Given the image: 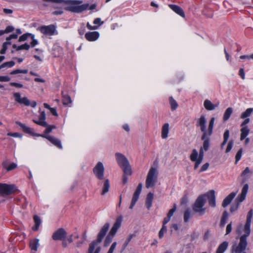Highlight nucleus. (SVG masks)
<instances>
[{
  "mask_svg": "<svg viewBox=\"0 0 253 253\" xmlns=\"http://www.w3.org/2000/svg\"><path fill=\"white\" fill-rule=\"evenodd\" d=\"M109 227L110 224L108 223H106L103 225L97 235V239L89 244L88 253H99L101 248L98 245L102 241Z\"/></svg>",
  "mask_w": 253,
  "mask_h": 253,
  "instance_id": "1",
  "label": "nucleus"
},
{
  "mask_svg": "<svg viewBox=\"0 0 253 253\" xmlns=\"http://www.w3.org/2000/svg\"><path fill=\"white\" fill-rule=\"evenodd\" d=\"M214 121V118L212 117L211 118L209 122L208 130H206V120L205 117L204 115H202L198 120L196 124V126L197 127H200L201 131L203 132V134H205H205H209V136H211L212 133V129L213 128Z\"/></svg>",
  "mask_w": 253,
  "mask_h": 253,
  "instance_id": "2",
  "label": "nucleus"
},
{
  "mask_svg": "<svg viewBox=\"0 0 253 253\" xmlns=\"http://www.w3.org/2000/svg\"><path fill=\"white\" fill-rule=\"evenodd\" d=\"M115 157L118 165L123 169L125 174L131 175V169L127 158L120 153H116Z\"/></svg>",
  "mask_w": 253,
  "mask_h": 253,
  "instance_id": "3",
  "label": "nucleus"
},
{
  "mask_svg": "<svg viewBox=\"0 0 253 253\" xmlns=\"http://www.w3.org/2000/svg\"><path fill=\"white\" fill-rule=\"evenodd\" d=\"M158 171L156 167H151L147 175L146 187L149 188L154 187L157 181Z\"/></svg>",
  "mask_w": 253,
  "mask_h": 253,
  "instance_id": "4",
  "label": "nucleus"
},
{
  "mask_svg": "<svg viewBox=\"0 0 253 253\" xmlns=\"http://www.w3.org/2000/svg\"><path fill=\"white\" fill-rule=\"evenodd\" d=\"M247 246V239L243 237H240L238 244L232 246L231 253H246L245 250Z\"/></svg>",
  "mask_w": 253,
  "mask_h": 253,
  "instance_id": "5",
  "label": "nucleus"
},
{
  "mask_svg": "<svg viewBox=\"0 0 253 253\" xmlns=\"http://www.w3.org/2000/svg\"><path fill=\"white\" fill-rule=\"evenodd\" d=\"M13 96L15 101L20 104L26 106H31L33 108H35L37 106V102L36 101H33L31 102L27 97H22L19 92L14 93Z\"/></svg>",
  "mask_w": 253,
  "mask_h": 253,
  "instance_id": "6",
  "label": "nucleus"
},
{
  "mask_svg": "<svg viewBox=\"0 0 253 253\" xmlns=\"http://www.w3.org/2000/svg\"><path fill=\"white\" fill-rule=\"evenodd\" d=\"M13 96L15 101L20 104L26 106H31L33 108H35L37 106V102L36 101H33L31 102L27 97H22L19 92L14 93Z\"/></svg>",
  "mask_w": 253,
  "mask_h": 253,
  "instance_id": "7",
  "label": "nucleus"
},
{
  "mask_svg": "<svg viewBox=\"0 0 253 253\" xmlns=\"http://www.w3.org/2000/svg\"><path fill=\"white\" fill-rule=\"evenodd\" d=\"M206 203V199L205 196H200L196 200L194 207L193 210L197 212L200 213L201 214L205 212V209L203 208Z\"/></svg>",
  "mask_w": 253,
  "mask_h": 253,
  "instance_id": "8",
  "label": "nucleus"
},
{
  "mask_svg": "<svg viewBox=\"0 0 253 253\" xmlns=\"http://www.w3.org/2000/svg\"><path fill=\"white\" fill-rule=\"evenodd\" d=\"M253 210H251L248 213L247 216V220L245 225L244 228V234L241 235L240 237H244L245 238H248V237L250 235L251 233V220L253 216Z\"/></svg>",
  "mask_w": 253,
  "mask_h": 253,
  "instance_id": "9",
  "label": "nucleus"
},
{
  "mask_svg": "<svg viewBox=\"0 0 253 253\" xmlns=\"http://www.w3.org/2000/svg\"><path fill=\"white\" fill-rule=\"evenodd\" d=\"M88 6L89 4L88 3L84 4L81 5H78V4L70 5L69 6L65 7V9L72 12L81 13L88 9Z\"/></svg>",
  "mask_w": 253,
  "mask_h": 253,
  "instance_id": "10",
  "label": "nucleus"
},
{
  "mask_svg": "<svg viewBox=\"0 0 253 253\" xmlns=\"http://www.w3.org/2000/svg\"><path fill=\"white\" fill-rule=\"evenodd\" d=\"M95 176L99 180L104 179V167L102 162H99L93 169Z\"/></svg>",
  "mask_w": 253,
  "mask_h": 253,
  "instance_id": "11",
  "label": "nucleus"
},
{
  "mask_svg": "<svg viewBox=\"0 0 253 253\" xmlns=\"http://www.w3.org/2000/svg\"><path fill=\"white\" fill-rule=\"evenodd\" d=\"M16 188L14 185L0 183V194L9 195L13 193Z\"/></svg>",
  "mask_w": 253,
  "mask_h": 253,
  "instance_id": "12",
  "label": "nucleus"
},
{
  "mask_svg": "<svg viewBox=\"0 0 253 253\" xmlns=\"http://www.w3.org/2000/svg\"><path fill=\"white\" fill-rule=\"evenodd\" d=\"M67 232L62 228H59L53 233L52 238L54 240H63L66 238Z\"/></svg>",
  "mask_w": 253,
  "mask_h": 253,
  "instance_id": "13",
  "label": "nucleus"
},
{
  "mask_svg": "<svg viewBox=\"0 0 253 253\" xmlns=\"http://www.w3.org/2000/svg\"><path fill=\"white\" fill-rule=\"evenodd\" d=\"M40 32L44 35L47 36H52L54 35L56 27L53 25H49L48 26H42L39 28Z\"/></svg>",
  "mask_w": 253,
  "mask_h": 253,
  "instance_id": "14",
  "label": "nucleus"
},
{
  "mask_svg": "<svg viewBox=\"0 0 253 253\" xmlns=\"http://www.w3.org/2000/svg\"><path fill=\"white\" fill-rule=\"evenodd\" d=\"M142 187V184L140 183L138 184V186L136 188V189L135 190V191L133 194V197L132 198L131 203L129 206L130 209H133L135 203H136L137 201L138 200V199L139 198V195L141 192Z\"/></svg>",
  "mask_w": 253,
  "mask_h": 253,
  "instance_id": "15",
  "label": "nucleus"
},
{
  "mask_svg": "<svg viewBox=\"0 0 253 253\" xmlns=\"http://www.w3.org/2000/svg\"><path fill=\"white\" fill-rule=\"evenodd\" d=\"M203 196H205V198L207 197L209 204L210 206L212 207H214L215 206V196L214 190H210L206 195Z\"/></svg>",
  "mask_w": 253,
  "mask_h": 253,
  "instance_id": "16",
  "label": "nucleus"
},
{
  "mask_svg": "<svg viewBox=\"0 0 253 253\" xmlns=\"http://www.w3.org/2000/svg\"><path fill=\"white\" fill-rule=\"evenodd\" d=\"M41 136L48 139L50 142H51V143H52L54 145H55L59 149H62L63 147L61 142L59 139L50 135H42Z\"/></svg>",
  "mask_w": 253,
  "mask_h": 253,
  "instance_id": "17",
  "label": "nucleus"
},
{
  "mask_svg": "<svg viewBox=\"0 0 253 253\" xmlns=\"http://www.w3.org/2000/svg\"><path fill=\"white\" fill-rule=\"evenodd\" d=\"M45 1L52 2L54 3H60L64 2L69 5L80 4L82 3V1L76 0H42Z\"/></svg>",
  "mask_w": 253,
  "mask_h": 253,
  "instance_id": "18",
  "label": "nucleus"
},
{
  "mask_svg": "<svg viewBox=\"0 0 253 253\" xmlns=\"http://www.w3.org/2000/svg\"><path fill=\"white\" fill-rule=\"evenodd\" d=\"M16 124L22 128L23 130L25 132L29 133L32 136H41L42 135L41 134L35 133L32 128L28 127L20 122H17Z\"/></svg>",
  "mask_w": 253,
  "mask_h": 253,
  "instance_id": "19",
  "label": "nucleus"
},
{
  "mask_svg": "<svg viewBox=\"0 0 253 253\" xmlns=\"http://www.w3.org/2000/svg\"><path fill=\"white\" fill-rule=\"evenodd\" d=\"M122 221V217L121 216L118 217L115 223L114 224L113 227H112L111 230L110 231L109 234L115 236L116 232H117L118 230L119 229V228L121 227V223Z\"/></svg>",
  "mask_w": 253,
  "mask_h": 253,
  "instance_id": "20",
  "label": "nucleus"
},
{
  "mask_svg": "<svg viewBox=\"0 0 253 253\" xmlns=\"http://www.w3.org/2000/svg\"><path fill=\"white\" fill-rule=\"evenodd\" d=\"M248 188L249 186L247 184H246L244 185L242 189L241 193L238 196L236 200L238 203H241L245 199L247 193L248 192Z\"/></svg>",
  "mask_w": 253,
  "mask_h": 253,
  "instance_id": "21",
  "label": "nucleus"
},
{
  "mask_svg": "<svg viewBox=\"0 0 253 253\" xmlns=\"http://www.w3.org/2000/svg\"><path fill=\"white\" fill-rule=\"evenodd\" d=\"M46 116L45 113L44 111H42L40 114L39 117V120H34L33 122L41 126H47V124L45 122Z\"/></svg>",
  "mask_w": 253,
  "mask_h": 253,
  "instance_id": "22",
  "label": "nucleus"
},
{
  "mask_svg": "<svg viewBox=\"0 0 253 253\" xmlns=\"http://www.w3.org/2000/svg\"><path fill=\"white\" fill-rule=\"evenodd\" d=\"M99 34L98 32H89L85 35L86 39L90 42L95 41L99 38Z\"/></svg>",
  "mask_w": 253,
  "mask_h": 253,
  "instance_id": "23",
  "label": "nucleus"
},
{
  "mask_svg": "<svg viewBox=\"0 0 253 253\" xmlns=\"http://www.w3.org/2000/svg\"><path fill=\"white\" fill-rule=\"evenodd\" d=\"M209 134H203L201 137L202 140L204 141L203 147L201 148H203L205 151H207L210 146V138Z\"/></svg>",
  "mask_w": 253,
  "mask_h": 253,
  "instance_id": "24",
  "label": "nucleus"
},
{
  "mask_svg": "<svg viewBox=\"0 0 253 253\" xmlns=\"http://www.w3.org/2000/svg\"><path fill=\"white\" fill-rule=\"evenodd\" d=\"M237 194V192H232L229 195H228L223 200L222 206L225 208L227 207L232 201L233 198L235 197Z\"/></svg>",
  "mask_w": 253,
  "mask_h": 253,
  "instance_id": "25",
  "label": "nucleus"
},
{
  "mask_svg": "<svg viewBox=\"0 0 253 253\" xmlns=\"http://www.w3.org/2000/svg\"><path fill=\"white\" fill-rule=\"evenodd\" d=\"M169 6L178 15L183 17L185 16L184 12L180 6L174 4H169Z\"/></svg>",
  "mask_w": 253,
  "mask_h": 253,
  "instance_id": "26",
  "label": "nucleus"
},
{
  "mask_svg": "<svg viewBox=\"0 0 253 253\" xmlns=\"http://www.w3.org/2000/svg\"><path fill=\"white\" fill-rule=\"evenodd\" d=\"M153 198L154 194L150 192L147 194L145 202V205L148 210H150L152 206Z\"/></svg>",
  "mask_w": 253,
  "mask_h": 253,
  "instance_id": "27",
  "label": "nucleus"
},
{
  "mask_svg": "<svg viewBox=\"0 0 253 253\" xmlns=\"http://www.w3.org/2000/svg\"><path fill=\"white\" fill-rule=\"evenodd\" d=\"M204 106L207 110L211 111L217 107L218 104L214 105L210 100L206 99L204 102Z\"/></svg>",
  "mask_w": 253,
  "mask_h": 253,
  "instance_id": "28",
  "label": "nucleus"
},
{
  "mask_svg": "<svg viewBox=\"0 0 253 253\" xmlns=\"http://www.w3.org/2000/svg\"><path fill=\"white\" fill-rule=\"evenodd\" d=\"M228 246V243L227 241H224L219 245L216 253H223L227 249Z\"/></svg>",
  "mask_w": 253,
  "mask_h": 253,
  "instance_id": "29",
  "label": "nucleus"
},
{
  "mask_svg": "<svg viewBox=\"0 0 253 253\" xmlns=\"http://www.w3.org/2000/svg\"><path fill=\"white\" fill-rule=\"evenodd\" d=\"M169 132V124L168 123L165 124L162 129V137L163 139H166L168 136Z\"/></svg>",
  "mask_w": 253,
  "mask_h": 253,
  "instance_id": "30",
  "label": "nucleus"
},
{
  "mask_svg": "<svg viewBox=\"0 0 253 253\" xmlns=\"http://www.w3.org/2000/svg\"><path fill=\"white\" fill-rule=\"evenodd\" d=\"M39 245V240L38 239L30 241V246L32 251L36 252Z\"/></svg>",
  "mask_w": 253,
  "mask_h": 253,
  "instance_id": "31",
  "label": "nucleus"
},
{
  "mask_svg": "<svg viewBox=\"0 0 253 253\" xmlns=\"http://www.w3.org/2000/svg\"><path fill=\"white\" fill-rule=\"evenodd\" d=\"M241 132L240 140H243L249 133L250 129L247 126H244L241 129Z\"/></svg>",
  "mask_w": 253,
  "mask_h": 253,
  "instance_id": "32",
  "label": "nucleus"
},
{
  "mask_svg": "<svg viewBox=\"0 0 253 253\" xmlns=\"http://www.w3.org/2000/svg\"><path fill=\"white\" fill-rule=\"evenodd\" d=\"M34 220L35 225L33 227V230L34 231H37L38 230L39 227L41 223V219L39 216L35 215L34 216Z\"/></svg>",
  "mask_w": 253,
  "mask_h": 253,
  "instance_id": "33",
  "label": "nucleus"
},
{
  "mask_svg": "<svg viewBox=\"0 0 253 253\" xmlns=\"http://www.w3.org/2000/svg\"><path fill=\"white\" fill-rule=\"evenodd\" d=\"M233 113V109L231 107H228L225 111L223 117V120L224 121H227L232 113Z\"/></svg>",
  "mask_w": 253,
  "mask_h": 253,
  "instance_id": "34",
  "label": "nucleus"
},
{
  "mask_svg": "<svg viewBox=\"0 0 253 253\" xmlns=\"http://www.w3.org/2000/svg\"><path fill=\"white\" fill-rule=\"evenodd\" d=\"M110 188V182L108 179L105 180L102 188V195H104L109 191Z\"/></svg>",
  "mask_w": 253,
  "mask_h": 253,
  "instance_id": "35",
  "label": "nucleus"
},
{
  "mask_svg": "<svg viewBox=\"0 0 253 253\" xmlns=\"http://www.w3.org/2000/svg\"><path fill=\"white\" fill-rule=\"evenodd\" d=\"M228 217V213L227 211H224L223 213L222 218L220 222V226L223 227L226 223V221Z\"/></svg>",
  "mask_w": 253,
  "mask_h": 253,
  "instance_id": "36",
  "label": "nucleus"
},
{
  "mask_svg": "<svg viewBox=\"0 0 253 253\" xmlns=\"http://www.w3.org/2000/svg\"><path fill=\"white\" fill-rule=\"evenodd\" d=\"M253 112V108H248L245 112H243L241 115V119H245L249 117Z\"/></svg>",
  "mask_w": 253,
  "mask_h": 253,
  "instance_id": "37",
  "label": "nucleus"
},
{
  "mask_svg": "<svg viewBox=\"0 0 253 253\" xmlns=\"http://www.w3.org/2000/svg\"><path fill=\"white\" fill-rule=\"evenodd\" d=\"M13 48H16L17 50H20L22 49H25V50H29L30 46L28 43H26L24 44L17 46L16 44H13L12 45Z\"/></svg>",
  "mask_w": 253,
  "mask_h": 253,
  "instance_id": "38",
  "label": "nucleus"
},
{
  "mask_svg": "<svg viewBox=\"0 0 253 253\" xmlns=\"http://www.w3.org/2000/svg\"><path fill=\"white\" fill-rule=\"evenodd\" d=\"M113 238H114V236H113L110 234H108V235L107 236V237L105 238V240L104 241V247L108 246L109 245L112 241Z\"/></svg>",
  "mask_w": 253,
  "mask_h": 253,
  "instance_id": "39",
  "label": "nucleus"
},
{
  "mask_svg": "<svg viewBox=\"0 0 253 253\" xmlns=\"http://www.w3.org/2000/svg\"><path fill=\"white\" fill-rule=\"evenodd\" d=\"M198 156V153L196 149H193L191 154L190 155V158L192 161L194 162L197 161Z\"/></svg>",
  "mask_w": 253,
  "mask_h": 253,
  "instance_id": "40",
  "label": "nucleus"
},
{
  "mask_svg": "<svg viewBox=\"0 0 253 253\" xmlns=\"http://www.w3.org/2000/svg\"><path fill=\"white\" fill-rule=\"evenodd\" d=\"M169 103L172 110H175L178 107V104L176 101L172 97H169Z\"/></svg>",
  "mask_w": 253,
  "mask_h": 253,
  "instance_id": "41",
  "label": "nucleus"
},
{
  "mask_svg": "<svg viewBox=\"0 0 253 253\" xmlns=\"http://www.w3.org/2000/svg\"><path fill=\"white\" fill-rule=\"evenodd\" d=\"M71 102V98L68 95L63 94V103L64 105H68Z\"/></svg>",
  "mask_w": 253,
  "mask_h": 253,
  "instance_id": "42",
  "label": "nucleus"
},
{
  "mask_svg": "<svg viewBox=\"0 0 253 253\" xmlns=\"http://www.w3.org/2000/svg\"><path fill=\"white\" fill-rule=\"evenodd\" d=\"M3 166L4 168H5L7 171L11 170L14 169H15L17 167V165L15 163H11L8 167H6V163H3Z\"/></svg>",
  "mask_w": 253,
  "mask_h": 253,
  "instance_id": "43",
  "label": "nucleus"
},
{
  "mask_svg": "<svg viewBox=\"0 0 253 253\" xmlns=\"http://www.w3.org/2000/svg\"><path fill=\"white\" fill-rule=\"evenodd\" d=\"M191 217V213L189 210H187L185 211L184 213V221L185 222L189 221V219Z\"/></svg>",
  "mask_w": 253,
  "mask_h": 253,
  "instance_id": "44",
  "label": "nucleus"
},
{
  "mask_svg": "<svg viewBox=\"0 0 253 253\" xmlns=\"http://www.w3.org/2000/svg\"><path fill=\"white\" fill-rule=\"evenodd\" d=\"M28 72V70L27 69L25 70H20V69H16L15 70H13V71L10 72L11 75H15L19 73H22V74H27Z\"/></svg>",
  "mask_w": 253,
  "mask_h": 253,
  "instance_id": "45",
  "label": "nucleus"
},
{
  "mask_svg": "<svg viewBox=\"0 0 253 253\" xmlns=\"http://www.w3.org/2000/svg\"><path fill=\"white\" fill-rule=\"evenodd\" d=\"M243 152L242 148H240L237 152L235 156V164H237L238 162L241 159Z\"/></svg>",
  "mask_w": 253,
  "mask_h": 253,
  "instance_id": "46",
  "label": "nucleus"
},
{
  "mask_svg": "<svg viewBox=\"0 0 253 253\" xmlns=\"http://www.w3.org/2000/svg\"><path fill=\"white\" fill-rule=\"evenodd\" d=\"M32 35V34H30V33L24 34L19 37L18 41L19 42L25 41L27 40V39L28 38V37L29 36L31 37Z\"/></svg>",
  "mask_w": 253,
  "mask_h": 253,
  "instance_id": "47",
  "label": "nucleus"
},
{
  "mask_svg": "<svg viewBox=\"0 0 253 253\" xmlns=\"http://www.w3.org/2000/svg\"><path fill=\"white\" fill-rule=\"evenodd\" d=\"M167 228L166 225H163L159 233V237L160 238H162L164 236V233L167 231Z\"/></svg>",
  "mask_w": 253,
  "mask_h": 253,
  "instance_id": "48",
  "label": "nucleus"
},
{
  "mask_svg": "<svg viewBox=\"0 0 253 253\" xmlns=\"http://www.w3.org/2000/svg\"><path fill=\"white\" fill-rule=\"evenodd\" d=\"M233 140H230L227 144V148H226V151H225L226 153H228L231 151V150L232 149V148L233 147Z\"/></svg>",
  "mask_w": 253,
  "mask_h": 253,
  "instance_id": "49",
  "label": "nucleus"
},
{
  "mask_svg": "<svg viewBox=\"0 0 253 253\" xmlns=\"http://www.w3.org/2000/svg\"><path fill=\"white\" fill-rule=\"evenodd\" d=\"M133 237V234H130L127 237L125 243H124V244L123 245L124 248H126L127 247L129 242L131 241V240L132 239Z\"/></svg>",
  "mask_w": 253,
  "mask_h": 253,
  "instance_id": "50",
  "label": "nucleus"
},
{
  "mask_svg": "<svg viewBox=\"0 0 253 253\" xmlns=\"http://www.w3.org/2000/svg\"><path fill=\"white\" fill-rule=\"evenodd\" d=\"M31 37L32 40V41L31 42V45L32 47H33L38 44V41L37 40L35 39L34 35L32 34Z\"/></svg>",
  "mask_w": 253,
  "mask_h": 253,
  "instance_id": "51",
  "label": "nucleus"
},
{
  "mask_svg": "<svg viewBox=\"0 0 253 253\" xmlns=\"http://www.w3.org/2000/svg\"><path fill=\"white\" fill-rule=\"evenodd\" d=\"M176 209V205H174L173 207L169 211L167 215L168 216L171 217L173 215L174 212L175 211Z\"/></svg>",
  "mask_w": 253,
  "mask_h": 253,
  "instance_id": "52",
  "label": "nucleus"
},
{
  "mask_svg": "<svg viewBox=\"0 0 253 253\" xmlns=\"http://www.w3.org/2000/svg\"><path fill=\"white\" fill-rule=\"evenodd\" d=\"M14 29V28L12 26H7L4 30H3L4 34L12 32Z\"/></svg>",
  "mask_w": 253,
  "mask_h": 253,
  "instance_id": "53",
  "label": "nucleus"
},
{
  "mask_svg": "<svg viewBox=\"0 0 253 253\" xmlns=\"http://www.w3.org/2000/svg\"><path fill=\"white\" fill-rule=\"evenodd\" d=\"M204 150H203V148H200L198 160H201L202 161H203L204 155Z\"/></svg>",
  "mask_w": 253,
  "mask_h": 253,
  "instance_id": "54",
  "label": "nucleus"
},
{
  "mask_svg": "<svg viewBox=\"0 0 253 253\" xmlns=\"http://www.w3.org/2000/svg\"><path fill=\"white\" fill-rule=\"evenodd\" d=\"M46 128L44 130V133H48L50 132L53 128H55V126H48L47 125V126H46Z\"/></svg>",
  "mask_w": 253,
  "mask_h": 253,
  "instance_id": "55",
  "label": "nucleus"
},
{
  "mask_svg": "<svg viewBox=\"0 0 253 253\" xmlns=\"http://www.w3.org/2000/svg\"><path fill=\"white\" fill-rule=\"evenodd\" d=\"M116 245H117V242H114L111 246L107 253H113V252L116 247Z\"/></svg>",
  "mask_w": 253,
  "mask_h": 253,
  "instance_id": "56",
  "label": "nucleus"
},
{
  "mask_svg": "<svg viewBox=\"0 0 253 253\" xmlns=\"http://www.w3.org/2000/svg\"><path fill=\"white\" fill-rule=\"evenodd\" d=\"M10 80V78L8 76H0V82H9Z\"/></svg>",
  "mask_w": 253,
  "mask_h": 253,
  "instance_id": "57",
  "label": "nucleus"
},
{
  "mask_svg": "<svg viewBox=\"0 0 253 253\" xmlns=\"http://www.w3.org/2000/svg\"><path fill=\"white\" fill-rule=\"evenodd\" d=\"M229 137V130H225L223 134V140L227 141Z\"/></svg>",
  "mask_w": 253,
  "mask_h": 253,
  "instance_id": "58",
  "label": "nucleus"
},
{
  "mask_svg": "<svg viewBox=\"0 0 253 253\" xmlns=\"http://www.w3.org/2000/svg\"><path fill=\"white\" fill-rule=\"evenodd\" d=\"M232 230V223L230 222L227 225L226 229V235L229 234Z\"/></svg>",
  "mask_w": 253,
  "mask_h": 253,
  "instance_id": "59",
  "label": "nucleus"
},
{
  "mask_svg": "<svg viewBox=\"0 0 253 253\" xmlns=\"http://www.w3.org/2000/svg\"><path fill=\"white\" fill-rule=\"evenodd\" d=\"M251 173V172L250 171L249 168V167H247L244 169V170L242 172L241 175L242 176H246L247 175V174H249V173Z\"/></svg>",
  "mask_w": 253,
  "mask_h": 253,
  "instance_id": "60",
  "label": "nucleus"
},
{
  "mask_svg": "<svg viewBox=\"0 0 253 253\" xmlns=\"http://www.w3.org/2000/svg\"><path fill=\"white\" fill-rule=\"evenodd\" d=\"M10 84L11 86H15V87H18V88H22L23 86V84H21L14 83V82L11 83Z\"/></svg>",
  "mask_w": 253,
  "mask_h": 253,
  "instance_id": "61",
  "label": "nucleus"
},
{
  "mask_svg": "<svg viewBox=\"0 0 253 253\" xmlns=\"http://www.w3.org/2000/svg\"><path fill=\"white\" fill-rule=\"evenodd\" d=\"M18 37L17 34H11L9 37H7L6 40V41H10L11 39H16Z\"/></svg>",
  "mask_w": 253,
  "mask_h": 253,
  "instance_id": "62",
  "label": "nucleus"
},
{
  "mask_svg": "<svg viewBox=\"0 0 253 253\" xmlns=\"http://www.w3.org/2000/svg\"><path fill=\"white\" fill-rule=\"evenodd\" d=\"M209 165H209V164L208 163H207L205 164L201 167L200 171H204L208 169V168L209 167Z\"/></svg>",
  "mask_w": 253,
  "mask_h": 253,
  "instance_id": "63",
  "label": "nucleus"
},
{
  "mask_svg": "<svg viewBox=\"0 0 253 253\" xmlns=\"http://www.w3.org/2000/svg\"><path fill=\"white\" fill-rule=\"evenodd\" d=\"M239 74L241 76V77L242 79H243V80L245 79V74L244 69L241 68L240 69Z\"/></svg>",
  "mask_w": 253,
  "mask_h": 253,
  "instance_id": "64",
  "label": "nucleus"
}]
</instances>
